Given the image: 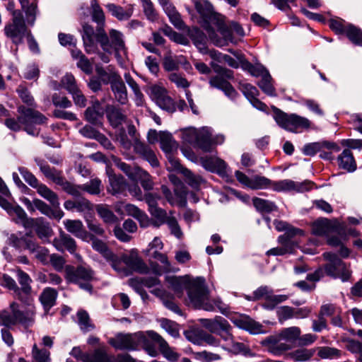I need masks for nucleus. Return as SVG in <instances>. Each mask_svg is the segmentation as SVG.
I'll return each instance as SVG.
<instances>
[{
    "mask_svg": "<svg viewBox=\"0 0 362 362\" xmlns=\"http://www.w3.org/2000/svg\"><path fill=\"white\" fill-rule=\"evenodd\" d=\"M138 180L142 187L146 191H150L153 188V181L149 173L139 167H135V178Z\"/></svg>",
    "mask_w": 362,
    "mask_h": 362,
    "instance_id": "a19ab883",
    "label": "nucleus"
},
{
    "mask_svg": "<svg viewBox=\"0 0 362 362\" xmlns=\"http://www.w3.org/2000/svg\"><path fill=\"white\" fill-rule=\"evenodd\" d=\"M124 260L125 266L129 269V275L133 272L140 274H146L148 272V267L138 256L137 254L132 252L129 255L124 253Z\"/></svg>",
    "mask_w": 362,
    "mask_h": 362,
    "instance_id": "b1692460",
    "label": "nucleus"
},
{
    "mask_svg": "<svg viewBox=\"0 0 362 362\" xmlns=\"http://www.w3.org/2000/svg\"><path fill=\"white\" fill-rule=\"evenodd\" d=\"M8 213L16 215L17 218L16 222L22 224L25 228H31L33 226L35 218H28L25 211L20 206H12Z\"/></svg>",
    "mask_w": 362,
    "mask_h": 362,
    "instance_id": "4c0bfd02",
    "label": "nucleus"
},
{
    "mask_svg": "<svg viewBox=\"0 0 362 362\" xmlns=\"http://www.w3.org/2000/svg\"><path fill=\"white\" fill-rule=\"evenodd\" d=\"M273 293L272 288L267 286H262L257 288L252 293V296H245V298L250 301L259 300L261 298H264L269 300V296Z\"/></svg>",
    "mask_w": 362,
    "mask_h": 362,
    "instance_id": "5fc2aeb1",
    "label": "nucleus"
},
{
    "mask_svg": "<svg viewBox=\"0 0 362 362\" xmlns=\"http://www.w3.org/2000/svg\"><path fill=\"white\" fill-rule=\"evenodd\" d=\"M201 325L211 333L219 336L220 341H223L221 348L233 354H246L250 349L243 343L235 341L233 334V327L228 321L223 317L216 316L213 319L202 318L199 320Z\"/></svg>",
    "mask_w": 362,
    "mask_h": 362,
    "instance_id": "7ed1b4c3",
    "label": "nucleus"
},
{
    "mask_svg": "<svg viewBox=\"0 0 362 362\" xmlns=\"http://www.w3.org/2000/svg\"><path fill=\"white\" fill-rule=\"evenodd\" d=\"M150 336L158 344L160 351L166 359L171 362H175L178 359L179 355L169 346L166 341L161 336L153 332L150 333Z\"/></svg>",
    "mask_w": 362,
    "mask_h": 362,
    "instance_id": "2f4dec72",
    "label": "nucleus"
},
{
    "mask_svg": "<svg viewBox=\"0 0 362 362\" xmlns=\"http://www.w3.org/2000/svg\"><path fill=\"white\" fill-rule=\"evenodd\" d=\"M32 357L33 362H51L50 352L45 349H39L36 344L33 346Z\"/></svg>",
    "mask_w": 362,
    "mask_h": 362,
    "instance_id": "052dcab7",
    "label": "nucleus"
},
{
    "mask_svg": "<svg viewBox=\"0 0 362 362\" xmlns=\"http://www.w3.org/2000/svg\"><path fill=\"white\" fill-rule=\"evenodd\" d=\"M106 8L111 13L112 16L117 18L119 21L128 20L133 13L131 8L124 10L123 7L112 3L107 4Z\"/></svg>",
    "mask_w": 362,
    "mask_h": 362,
    "instance_id": "c03bdc74",
    "label": "nucleus"
},
{
    "mask_svg": "<svg viewBox=\"0 0 362 362\" xmlns=\"http://www.w3.org/2000/svg\"><path fill=\"white\" fill-rule=\"evenodd\" d=\"M78 325L83 332H88L95 329V326L92 322L88 313L83 310L77 312Z\"/></svg>",
    "mask_w": 362,
    "mask_h": 362,
    "instance_id": "a18cd8bd",
    "label": "nucleus"
},
{
    "mask_svg": "<svg viewBox=\"0 0 362 362\" xmlns=\"http://www.w3.org/2000/svg\"><path fill=\"white\" fill-rule=\"evenodd\" d=\"M199 162L203 168L211 172L221 174L225 173L227 164L221 158L204 156L199 158Z\"/></svg>",
    "mask_w": 362,
    "mask_h": 362,
    "instance_id": "a878e982",
    "label": "nucleus"
},
{
    "mask_svg": "<svg viewBox=\"0 0 362 362\" xmlns=\"http://www.w3.org/2000/svg\"><path fill=\"white\" fill-rule=\"evenodd\" d=\"M133 147L134 151L146 160L152 167H157L159 162L153 151L146 144L141 142L138 137H133Z\"/></svg>",
    "mask_w": 362,
    "mask_h": 362,
    "instance_id": "4be33fe9",
    "label": "nucleus"
},
{
    "mask_svg": "<svg viewBox=\"0 0 362 362\" xmlns=\"http://www.w3.org/2000/svg\"><path fill=\"white\" fill-rule=\"evenodd\" d=\"M199 16V23L206 30L211 42L216 47L227 45L233 42L232 30L225 22V16L215 11L209 0H192Z\"/></svg>",
    "mask_w": 362,
    "mask_h": 362,
    "instance_id": "f257e3e1",
    "label": "nucleus"
},
{
    "mask_svg": "<svg viewBox=\"0 0 362 362\" xmlns=\"http://www.w3.org/2000/svg\"><path fill=\"white\" fill-rule=\"evenodd\" d=\"M32 239L31 233H27L21 237H18L16 234H11L8 238V244L16 249H27V242H30Z\"/></svg>",
    "mask_w": 362,
    "mask_h": 362,
    "instance_id": "de8ad7c7",
    "label": "nucleus"
},
{
    "mask_svg": "<svg viewBox=\"0 0 362 362\" xmlns=\"http://www.w3.org/2000/svg\"><path fill=\"white\" fill-rule=\"evenodd\" d=\"M96 211L105 223H114L117 222V217L109 209L107 205L98 204L96 206Z\"/></svg>",
    "mask_w": 362,
    "mask_h": 362,
    "instance_id": "3c124183",
    "label": "nucleus"
},
{
    "mask_svg": "<svg viewBox=\"0 0 362 362\" xmlns=\"http://www.w3.org/2000/svg\"><path fill=\"white\" fill-rule=\"evenodd\" d=\"M109 38L110 40L111 50L113 47L126 48L125 42L123 40V34L115 29H111L109 31Z\"/></svg>",
    "mask_w": 362,
    "mask_h": 362,
    "instance_id": "0e129e2a",
    "label": "nucleus"
},
{
    "mask_svg": "<svg viewBox=\"0 0 362 362\" xmlns=\"http://www.w3.org/2000/svg\"><path fill=\"white\" fill-rule=\"evenodd\" d=\"M18 170L25 181L32 187L36 188L37 193L44 199H47L54 206H59L57 194L52 191L44 184H39L37 178L29 172L25 168L20 167Z\"/></svg>",
    "mask_w": 362,
    "mask_h": 362,
    "instance_id": "f8f14e48",
    "label": "nucleus"
},
{
    "mask_svg": "<svg viewBox=\"0 0 362 362\" xmlns=\"http://www.w3.org/2000/svg\"><path fill=\"white\" fill-rule=\"evenodd\" d=\"M277 182L264 176L254 175L251 177L249 188L255 190L272 188L275 191V184Z\"/></svg>",
    "mask_w": 362,
    "mask_h": 362,
    "instance_id": "f704fd0d",
    "label": "nucleus"
},
{
    "mask_svg": "<svg viewBox=\"0 0 362 362\" xmlns=\"http://www.w3.org/2000/svg\"><path fill=\"white\" fill-rule=\"evenodd\" d=\"M58 292L56 289L51 287L45 288L39 296V300L41 303L45 313L55 305Z\"/></svg>",
    "mask_w": 362,
    "mask_h": 362,
    "instance_id": "c756f323",
    "label": "nucleus"
},
{
    "mask_svg": "<svg viewBox=\"0 0 362 362\" xmlns=\"http://www.w3.org/2000/svg\"><path fill=\"white\" fill-rule=\"evenodd\" d=\"M105 114L110 122V125L114 129H118L119 132L115 136H127L126 130L122 127V123L127 119L119 107L113 105L107 104L105 107Z\"/></svg>",
    "mask_w": 362,
    "mask_h": 362,
    "instance_id": "2eb2a0df",
    "label": "nucleus"
},
{
    "mask_svg": "<svg viewBox=\"0 0 362 362\" xmlns=\"http://www.w3.org/2000/svg\"><path fill=\"white\" fill-rule=\"evenodd\" d=\"M65 278L69 283L78 286V287L89 293H93L92 282L95 280V272L90 267L79 265L76 267L66 266L65 268Z\"/></svg>",
    "mask_w": 362,
    "mask_h": 362,
    "instance_id": "0eeeda50",
    "label": "nucleus"
},
{
    "mask_svg": "<svg viewBox=\"0 0 362 362\" xmlns=\"http://www.w3.org/2000/svg\"><path fill=\"white\" fill-rule=\"evenodd\" d=\"M16 276L21 287L18 286L19 300L26 305H31L34 299L32 296L33 288L31 286L32 279L30 276L21 269L16 271Z\"/></svg>",
    "mask_w": 362,
    "mask_h": 362,
    "instance_id": "4468645a",
    "label": "nucleus"
},
{
    "mask_svg": "<svg viewBox=\"0 0 362 362\" xmlns=\"http://www.w3.org/2000/svg\"><path fill=\"white\" fill-rule=\"evenodd\" d=\"M301 330L298 327H290L282 329L278 334L270 335L261 341V344L274 356H281L285 351L291 349L286 343L281 342L284 340L288 342H295L298 340Z\"/></svg>",
    "mask_w": 362,
    "mask_h": 362,
    "instance_id": "39448f33",
    "label": "nucleus"
},
{
    "mask_svg": "<svg viewBox=\"0 0 362 362\" xmlns=\"http://www.w3.org/2000/svg\"><path fill=\"white\" fill-rule=\"evenodd\" d=\"M53 245L59 252L67 250L74 254L76 250V243L74 238L63 231H60L59 235L53 240Z\"/></svg>",
    "mask_w": 362,
    "mask_h": 362,
    "instance_id": "393cba45",
    "label": "nucleus"
},
{
    "mask_svg": "<svg viewBox=\"0 0 362 362\" xmlns=\"http://www.w3.org/2000/svg\"><path fill=\"white\" fill-rule=\"evenodd\" d=\"M168 282L178 296H181L183 290L186 289L189 304L195 308L211 312L217 308L221 313L225 310L224 304L219 298H210L205 279L202 277H197L188 282L184 281L181 278L170 277Z\"/></svg>",
    "mask_w": 362,
    "mask_h": 362,
    "instance_id": "f03ea898",
    "label": "nucleus"
},
{
    "mask_svg": "<svg viewBox=\"0 0 362 362\" xmlns=\"http://www.w3.org/2000/svg\"><path fill=\"white\" fill-rule=\"evenodd\" d=\"M147 337L143 332L117 333L114 337L110 338L108 343L117 350L134 351L141 345H145Z\"/></svg>",
    "mask_w": 362,
    "mask_h": 362,
    "instance_id": "1a4fd4ad",
    "label": "nucleus"
},
{
    "mask_svg": "<svg viewBox=\"0 0 362 362\" xmlns=\"http://www.w3.org/2000/svg\"><path fill=\"white\" fill-rule=\"evenodd\" d=\"M65 228L76 237L83 240L88 239L89 233L84 229L82 222L79 220L67 219L64 221Z\"/></svg>",
    "mask_w": 362,
    "mask_h": 362,
    "instance_id": "473e14b6",
    "label": "nucleus"
},
{
    "mask_svg": "<svg viewBox=\"0 0 362 362\" xmlns=\"http://www.w3.org/2000/svg\"><path fill=\"white\" fill-rule=\"evenodd\" d=\"M148 212L153 218V226L156 228L165 223L169 218L167 216V212L158 206L151 209Z\"/></svg>",
    "mask_w": 362,
    "mask_h": 362,
    "instance_id": "8fccbe9b",
    "label": "nucleus"
},
{
    "mask_svg": "<svg viewBox=\"0 0 362 362\" xmlns=\"http://www.w3.org/2000/svg\"><path fill=\"white\" fill-rule=\"evenodd\" d=\"M6 37L11 39L12 42L16 46L23 43V39L26 37L28 30H11L4 29Z\"/></svg>",
    "mask_w": 362,
    "mask_h": 362,
    "instance_id": "bf43d9fd",
    "label": "nucleus"
},
{
    "mask_svg": "<svg viewBox=\"0 0 362 362\" xmlns=\"http://www.w3.org/2000/svg\"><path fill=\"white\" fill-rule=\"evenodd\" d=\"M180 132V136H214V129L211 127H202L201 128H196L194 127H188L179 129ZM178 130L175 131L173 133L165 130L158 132V136H173V134H177Z\"/></svg>",
    "mask_w": 362,
    "mask_h": 362,
    "instance_id": "5701e85b",
    "label": "nucleus"
},
{
    "mask_svg": "<svg viewBox=\"0 0 362 362\" xmlns=\"http://www.w3.org/2000/svg\"><path fill=\"white\" fill-rule=\"evenodd\" d=\"M112 84L111 90L114 93L117 100L122 105H125L128 101L127 90L121 76Z\"/></svg>",
    "mask_w": 362,
    "mask_h": 362,
    "instance_id": "c9c22d12",
    "label": "nucleus"
},
{
    "mask_svg": "<svg viewBox=\"0 0 362 362\" xmlns=\"http://www.w3.org/2000/svg\"><path fill=\"white\" fill-rule=\"evenodd\" d=\"M347 23L345 20L337 16L328 21L329 28L337 35H344L347 28Z\"/></svg>",
    "mask_w": 362,
    "mask_h": 362,
    "instance_id": "09e8293b",
    "label": "nucleus"
},
{
    "mask_svg": "<svg viewBox=\"0 0 362 362\" xmlns=\"http://www.w3.org/2000/svg\"><path fill=\"white\" fill-rule=\"evenodd\" d=\"M166 93V89L158 85H153L151 87V94L156 100L159 107L172 114L176 111V104L174 100Z\"/></svg>",
    "mask_w": 362,
    "mask_h": 362,
    "instance_id": "f3484780",
    "label": "nucleus"
},
{
    "mask_svg": "<svg viewBox=\"0 0 362 362\" xmlns=\"http://www.w3.org/2000/svg\"><path fill=\"white\" fill-rule=\"evenodd\" d=\"M107 191L114 196L125 194L127 183L122 175H110Z\"/></svg>",
    "mask_w": 362,
    "mask_h": 362,
    "instance_id": "7c9ffc66",
    "label": "nucleus"
},
{
    "mask_svg": "<svg viewBox=\"0 0 362 362\" xmlns=\"http://www.w3.org/2000/svg\"><path fill=\"white\" fill-rule=\"evenodd\" d=\"M180 173L185 177V182L194 189H198L204 182V179L200 175L194 174L187 168H181Z\"/></svg>",
    "mask_w": 362,
    "mask_h": 362,
    "instance_id": "37998d69",
    "label": "nucleus"
},
{
    "mask_svg": "<svg viewBox=\"0 0 362 362\" xmlns=\"http://www.w3.org/2000/svg\"><path fill=\"white\" fill-rule=\"evenodd\" d=\"M93 8L92 20L97 24H105V17L102 8L100 6L98 0L91 1Z\"/></svg>",
    "mask_w": 362,
    "mask_h": 362,
    "instance_id": "69168bd1",
    "label": "nucleus"
},
{
    "mask_svg": "<svg viewBox=\"0 0 362 362\" xmlns=\"http://www.w3.org/2000/svg\"><path fill=\"white\" fill-rule=\"evenodd\" d=\"M35 230L38 238L41 240L48 238L52 235V229L47 223H45L42 218H36L33 222Z\"/></svg>",
    "mask_w": 362,
    "mask_h": 362,
    "instance_id": "79ce46f5",
    "label": "nucleus"
},
{
    "mask_svg": "<svg viewBox=\"0 0 362 362\" xmlns=\"http://www.w3.org/2000/svg\"><path fill=\"white\" fill-rule=\"evenodd\" d=\"M315 350V349L300 348L288 353L286 358L296 362L308 361L314 356Z\"/></svg>",
    "mask_w": 362,
    "mask_h": 362,
    "instance_id": "e433bc0d",
    "label": "nucleus"
},
{
    "mask_svg": "<svg viewBox=\"0 0 362 362\" xmlns=\"http://www.w3.org/2000/svg\"><path fill=\"white\" fill-rule=\"evenodd\" d=\"M194 146L204 152L213 151L216 144L213 142L211 137H194Z\"/></svg>",
    "mask_w": 362,
    "mask_h": 362,
    "instance_id": "e2e57ef3",
    "label": "nucleus"
},
{
    "mask_svg": "<svg viewBox=\"0 0 362 362\" xmlns=\"http://www.w3.org/2000/svg\"><path fill=\"white\" fill-rule=\"evenodd\" d=\"M221 82L222 83L214 82V86L211 87L223 91L225 95L230 99H235L238 96V93L228 81H221Z\"/></svg>",
    "mask_w": 362,
    "mask_h": 362,
    "instance_id": "864d4df0",
    "label": "nucleus"
},
{
    "mask_svg": "<svg viewBox=\"0 0 362 362\" xmlns=\"http://www.w3.org/2000/svg\"><path fill=\"white\" fill-rule=\"evenodd\" d=\"M187 35L194 46L199 50L206 51L207 47V35L199 28L195 26L188 30Z\"/></svg>",
    "mask_w": 362,
    "mask_h": 362,
    "instance_id": "c85d7f7f",
    "label": "nucleus"
},
{
    "mask_svg": "<svg viewBox=\"0 0 362 362\" xmlns=\"http://www.w3.org/2000/svg\"><path fill=\"white\" fill-rule=\"evenodd\" d=\"M272 108L276 124L291 133L300 134L317 129L314 123L305 117L296 113H286L274 105L272 106Z\"/></svg>",
    "mask_w": 362,
    "mask_h": 362,
    "instance_id": "20e7f679",
    "label": "nucleus"
},
{
    "mask_svg": "<svg viewBox=\"0 0 362 362\" xmlns=\"http://www.w3.org/2000/svg\"><path fill=\"white\" fill-rule=\"evenodd\" d=\"M316 349L317 350V356L322 359L338 358L341 356V351L334 347L320 346Z\"/></svg>",
    "mask_w": 362,
    "mask_h": 362,
    "instance_id": "6e6d98bb",
    "label": "nucleus"
},
{
    "mask_svg": "<svg viewBox=\"0 0 362 362\" xmlns=\"http://www.w3.org/2000/svg\"><path fill=\"white\" fill-rule=\"evenodd\" d=\"M311 232L317 236L328 237L332 234H339L338 224L327 218H319L311 223Z\"/></svg>",
    "mask_w": 362,
    "mask_h": 362,
    "instance_id": "dca6fc26",
    "label": "nucleus"
},
{
    "mask_svg": "<svg viewBox=\"0 0 362 362\" xmlns=\"http://www.w3.org/2000/svg\"><path fill=\"white\" fill-rule=\"evenodd\" d=\"M0 284L1 286L12 291L13 297L19 300L20 295L19 291H18V286L12 277L8 274H4L2 276Z\"/></svg>",
    "mask_w": 362,
    "mask_h": 362,
    "instance_id": "680f3d73",
    "label": "nucleus"
},
{
    "mask_svg": "<svg viewBox=\"0 0 362 362\" xmlns=\"http://www.w3.org/2000/svg\"><path fill=\"white\" fill-rule=\"evenodd\" d=\"M81 187L83 191L90 194H98L101 191V181L98 178H95L86 184L81 185Z\"/></svg>",
    "mask_w": 362,
    "mask_h": 362,
    "instance_id": "774afa93",
    "label": "nucleus"
},
{
    "mask_svg": "<svg viewBox=\"0 0 362 362\" xmlns=\"http://www.w3.org/2000/svg\"><path fill=\"white\" fill-rule=\"evenodd\" d=\"M103 99L100 101L97 98H92L91 105L88 106L83 113V119L89 124L95 127H103L105 115V108L102 106Z\"/></svg>",
    "mask_w": 362,
    "mask_h": 362,
    "instance_id": "ddd939ff",
    "label": "nucleus"
},
{
    "mask_svg": "<svg viewBox=\"0 0 362 362\" xmlns=\"http://www.w3.org/2000/svg\"><path fill=\"white\" fill-rule=\"evenodd\" d=\"M344 35L354 45L362 47V29L361 28L348 23Z\"/></svg>",
    "mask_w": 362,
    "mask_h": 362,
    "instance_id": "58836bf2",
    "label": "nucleus"
},
{
    "mask_svg": "<svg viewBox=\"0 0 362 362\" xmlns=\"http://www.w3.org/2000/svg\"><path fill=\"white\" fill-rule=\"evenodd\" d=\"M232 321L235 326L249 332L252 334L264 333L262 325L247 315H241L234 318Z\"/></svg>",
    "mask_w": 362,
    "mask_h": 362,
    "instance_id": "412c9836",
    "label": "nucleus"
},
{
    "mask_svg": "<svg viewBox=\"0 0 362 362\" xmlns=\"http://www.w3.org/2000/svg\"><path fill=\"white\" fill-rule=\"evenodd\" d=\"M303 230L289 225L285 230V233L278 238V241L279 243H289L288 245L295 249L298 247V242L294 238L296 236H303Z\"/></svg>",
    "mask_w": 362,
    "mask_h": 362,
    "instance_id": "72a5a7b5",
    "label": "nucleus"
},
{
    "mask_svg": "<svg viewBox=\"0 0 362 362\" xmlns=\"http://www.w3.org/2000/svg\"><path fill=\"white\" fill-rule=\"evenodd\" d=\"M252 203L255 209L262 213H270L277 210L276 204L269 200L255 197Z\"/></svg>",
    "mask_w": 362,
    "mask_h": 362,
    "instance_id": "49530a36",
    "label": "nucleus"
},
{
    "mask_svg": "<svg viewBox=\"0 0 362 362\" xmlns=\"http://www.w3.org/2000/svg\"><path fill=\"white\" fill-rule=\"evenodd\" d=\"M28 308L23 311L19 310V304L16 302H12L10 304V308L13 313L15 314L17 323H21L23 325L29 326L34 322L35 315V308L32 303L31 305H28Z\"/></svg>",
    "mask_w": 362,
    "mask_h": 362,
    "instance_id": "aec40b11",
    "label": "nucleus"
},
{
    "mask_svg": "<svg viewBox=\"0 0 362 362\" xmlns=\"http://www.w3.org/2000/svg\"><path fill=\"white\" fill-rule=\"evenodd\" d=\"M18 119L23 125V130L31 136H39L41 126L47 125L48 118L35 107L21 105L17 107Z\"/></svg>",
    "mask_w": 362,
    "mask_h": 362,
    "instance_id": "423d86ee",
    "label": "nucleus"
},
{
    "mask_svg": "<svg viewBox=\"0 0 362 362\" xmlns=\"http://www.w3.org/2000/svg\"><path fill=\"white\" fill-rule=\"evenodd\" d=\"M30 254L33 255L34 257L40 262L43 265L49 263V253L45 247L38 245L33 238L30 242H27V249Z\"/></svg>",
    "mask_w": 362,
    "mask_h": 362,
    "instance_id": "cd10ccee",
    "label": "nucleus"
},
{
    "mask_svg": "<svg viewBox=\"0 0 362 362\" xmlns=\"http://www.w3.org/2000/svg\"><path fill=\"white\" fill-rule=\"evenodd\" d=\"M238 88L254 107L264 112H267L268 106L257 98L260 93L255 86L240 81Z\"/></svg>",
    "mask_w": 362,
    "mask_h": 362,
    "instance_id": "a211bd4d",
    "label": "nucleus"
},
{
    "mask_svg": "<svg viewBox=\"0 0 362 362\" xmlns=\"http://www.w3.org/2000/svg\"><path fill=\"white\" fill-rule=\"evenodd\" d=\"M13 24L5 26L4 29L28 30L22 12L20 10L13 12Z\"/></svg>",
    "mask_w": 362,
    "mask_h": 362,
    "instance_id": "13d9d810",
    "label": "nucleus"
},
{
    "mask_svg": "<svg viewBox=\"0 0 362 362\" xmlns=\"http://www.w3.org/2000/svg\"><path fill=\"white\" fill-rule=\"evenodd\" d=\"M340 144L348 148L357 149L362 148V139H348L341 141ZM338 163L340 168L352 173L356 169V163L352 153L349 149H344L338 156Z\"/></svg>",
    "mask_w": 362,
    "mask_h": 362,
    "instance_id": "9b49d317",
    "label": "nucleus"
},
{
    "mask_svg": "<svg viewBox=\"0 0 362 362\" xmlns=\"http://www.w3.org/2000/svg\"><path fill=\"white\" fill-rule=\"evenodd\" d=\"M228 52L239 62V66H240L243 71L249 73L253 64L246 59L245 55L241 52L233 49H228Z\"/></svg>",
    "mask_w": 362,
    "mask_h": 362,
    "instance_id": "338daca9",
    "label": "nucleus"
},
{
    "mask_svg": "<svg viewBox=\"0 0 362 362\" xmlns=\"http://www.w3.org/2000/svg\"><path fill=\"white\" fill-rule=\"evenodd\" d=\"M105 259L118 274L123 276H129V269L125 266L124 253L115 254L112 251Z\"/></svg>",
    "mask_w": 362,
    "mask_h": 362,
    "instance_id": "bb28decb",
    "label": "nucleus"
},
{
    "mask_svg": "<svg viewBox=\"0 0 362 362\" xmlns=\"http://www.w3.org/2000/svg\"><path fill=\"white\" fill-rule=\"evenodd\" d=\"M273 78L269 71L264 74L262 79L257 82L258 87L262 90L264 93L269 96H276V88L272 84Z\"/></svg>",
    "mask_w": 362,
    "mask_h": 362,
    "instance_id": "ea45409f",
    "label": "nucleus"
},
{
    "mask_svg": "<svg viewBox=\"0 0 362 362\" xmlns=\"http://www.w3.org/2000/svg\"><path fill=\"white\" fill-rule=\"evenodd\" d=\"M315 183L310 180H304L303 182H295L292 180H279L275 184L276 192H290L294 191L298 193H303L310 191Z\"/></svg>",
    "mask_w": 362,
    "mask_h": 362,
    "instance_id": "6ab92c4d",
    "label": "nucleus"
},
{
    "mask_svg": "<svg viewBox=\"0 0 362 362\" xmlns=\"http://www.w3.org/2000/svg\"><path fill=\"white\" fill-rule=\"evenodd\" d=\"M88 239L92 241L93 249L100 252L105 259L112 252L107 245L103 241L96 238L94 235L89 233Z\"/></svg>",
    "mask_w": 362,
    "mask_h": 362,
    "instance_id": "4d7b16f0",
    "label": "nucleus"
},
{
    "mask_svg": "<svg viewBox=\"0 0 362 362\" xmlns=\"http://www.w3.org/2000/svg\"><path fill=\"white\" fill-rule=\"evenodd\" d=\"M70 354L83 362H132V358L127 354H120L116 358L109 356L105 346L95 349L90 354H83L80 347L75 346Z\"/></svg>",
    "mask_w": 362,
    "mask_h": 362,
    "instance_id": "6e6552de",
    "label": "nucleus"
},
{
    "mask_svg": "<svg viewBox=\"0 0 362 362\" xmlns=\"http://www.w3.org/2000/svg\"><path fill=\"white\" fill-rule=\"evenodd\" d=\"M323 257L328 263L324 266L327 275L334 279L339 278L342 281H347L351 274L346 264L335 253L325 252Z\"/></svg>",
    "mask_w": 362,
    "mask_h": 362,
    "instance_id": "9d476101",
    "label": "nucleus"
},
{
    "mask_svg": "<svg viewBox=\"0 0 362 362\" xmlns=\"http://www.w3.org/2000/svg\"><path fill=\"white\" fill-rule=\"evenodd\" d=\"M16 93L22 102L28 106L27 107H36L35 99L27 87L20 85L16 89Z\"/></svg>",
    "mask_w": 362,
    "mask_h": 362,
    "instance_id": "603ef678",
    "label": "nucleus"
}]
</instances>
